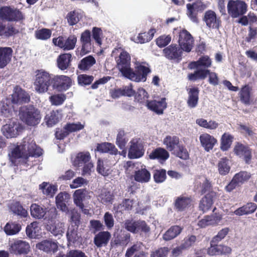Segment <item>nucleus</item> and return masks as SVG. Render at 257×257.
<instances>
[{
    "mask_svg": "<svg viewBox=\"0 0 257 257\" xmlns=\"http://www.w3.org/2000/svg\"><path fill=\"white\" fill-rule=\"evenodd\" d=\"M213 202V198L211 195L207 194L201 200L199 208L203 212H205L211 208Z\"/></svg>",
    "mask_w": 257,
    "mask_h": 257,
    "instance_id": "49530a36",
    "label": "nucleus"
},
{
    "mask_svg": "<svg viewBox=\"0 0 257 257\" xmlns=\"http://www.w3.org/2000/svg\"><path fill=\"white\" fill-rule=\"evenodd\" d=\"M128 156L131 159L142 157L145 152L143 143L140 138H134L129 143Z\"/></svg>",
    "mask_w": 257,
    "mask_h": 257,
    "instance_id": "6e6552de",
    "label": "nucleus"
},
{
    "mask_svg": "<svg viewBox=\"0 0 257 257\" xmlns=\"http://www.w3.org/2000/svg\"><path fill=\"white\" fill-rule=\"evenodd\" d=\"M186 15L188 18L192 22L198 24L199 23L198 12L192 7L190 3L186 5Z\"/></svg>",
    "mask_w": 257,
    "mask_h": 257,
    "instance_id": "603ef678",
    "label": "nucleus"
},
{
    "mask_svg": "<svg viewBox=\"0 0 257 257\" xmlns=\"http://www.w3.org/2000/svg\"><path fill=\"white\" fill-rule=\"evenodd\" d=\"M155 32L154 29H151L148 33H140L136 37L132 38L131 40L137 43L144 44L153 39Z\"/></svg>",
    "mask_w": 257,
    "mask_h": 257,
    "instance_id": "72a5a7b5",
    "label": "nucleus"
},
{
    "mask_svg": "<svg viewBox=\"0 0 257 257\" xmlns=\"http://www.w3.org/2000/svg\"><path fill=\"white\" fill-rule=\"evenodd\" d=\"M52 81V85L54 89L58 91L67 90L71 86V79L65 75H54Z\"/></svg>",
    "mask_w": 257,
    "mask_h": 257,
    "instance_id": "9d476101",
    "label": "nucleus"
},
{
    "mask_svg": "<svg viewBox=\"0 0 257 257\" xmlns=\"http://www.w3.org/2000/svg\"><path fill=\"white\" fill-rule=\"evenodd\" d=\"M71 57V54L69 53H66L59 55L57 59L58 67L61 70L66 69L70 64Z\"/></svg>",
    "mask_w": 257,
    "mask_h": 257,
    "instance_id": "f704fd0d",
    "label": "nucleus"
},
{
    "mask_svg": "<svg viewBox=\"0 0 257 257\" xmlns=\"http://www.w3.org/2000/svg\"><path fill=\"white\" fill-rule=\"evenodd\" d=\"M227 7L229 15L231 17L235 18L246 13L247 6L243 1L230 0Z\"/></svg>",
    "mask_w": 257,
    "mask_h": 257,
    "instance_id": "0eeeda50",
    "label": "nucleus"
},
{
    "mask_svg": "<svg viewBox=\"0 0 257 257\" xmlns=\"http://www.w3.org/2000/svg\"><path fill=\"white\" fill-rule=\"evenodd\" d=\"M95 151H98L102 153H108L112 155H115L118 153V150L115 146L108 142L97 144Z\"/></svg>",
    "mask_w": 257,
    "mask_h": 257,
    "instance_id": "a878e982",
    "label": "nucleus"
},
{
    "mask_svg": "<svg viewBox=\"0 0 257 257\" xmlns=\"http://www.w3.org/2000/svg\"><path fill=\"white\" fill-rule=\"evenodd\" d=\"M152 159H157L160 161H164L169 157V154L168 151L162 148H158L154 150L149 155Z\"/></svg>",
    "mask_w": 257,
    "mask_h": 257,
    "instance_id": "4c0bfd02",
    "label": "nucleus"
},
{
    "mask_svg": "<svg viewBox=\"0 0 257 257\" xmlns=\"http://www.w3.org/2000/svg\"><path fill=\"white\" fill-rule=\"evenodd\" d=\"M65 99L66 96L62 94L53 95L49 97V100L51 104L56 106L61 105Z\"/></svg>",
    "mask_w": 257,
    "mask_h": 257,
    "instance_id": "e2e57ef3",
    "label": "nucleus"
},
{
    "mask_svg": "<svg viewBox=\"0 0 257 257\" xmlns=\"http://www.w3.org/2000/svg\"><path fill=\"white\" fill-rule=\"evenodd\" d=\"M250 90L251 89L248 85H245L240 90V101L245 105L250 104Z\"/></svg>",
    "mask_w": 257,
    "mask_h": 257,
    "instance_id": "8fccbe9b",
    "label": "nucleus"
},
{
    "mask_svg": "<svg viewBox=\"0 0 257 257\" xmlns=\"http://www.w3.org/2000/svg\"><path fill=\"white\" fill-rule=\"evenodd\" d=\"M220 220V218L214 216H207L198 222V225L201 228L206 227L209 225L216 224Z\"/></svg>",
    "mask_w": 257,
    "mask_h": 257,
    "instance_id": "a18cd8bd",
    "label": "nucleus"
},
{
    "mask_svg": "<svg viewBox=\"0 0 257 257\" xmlns=\"http://www.w3.org/2000/svg\"><path fill=\"white\" fill-rule=\"evenodd\" d=\"M19 116L22 121L30 126L37 125L40 122L42 118L40 110L33 105L21 107L19 110Z\"/></svg>",
    "mask_w": 257,
    "mask_h": 257,
    "instance_id": "20e7f679",
    "label": "nucleus"
},
{
    "mask_svg": "<svg viewBox=\"0 0 257 257\" xmlns=\"http://www.w3.org/2000/svg\"><path fill=\"white\" fill-rule=\"evenodd\" d=\"M47 208L37 203H33L30 206V213L31 216L38 220H45L46 219Z\"/></svg>",
    "mask_w": 257,
    "mask_h": 257,
    "instance_id": "a211bd4d",
    "label": "nucleus"
},
{
    "mask_svg": "<svg viewBox=\"0 0 257 257\" xmlns=\"http://www.w3.org/2000/svg\"><path fill=\"white\" fill-rule=\"evenodd\" d=\"M193 38L186 30L181 31L179 35V46L184 51L189 52L191 51L193 44Z\"/></svg>",
    "mask_w": 257,
    "mask_h": 257,
    "instance_id": "1a4fd4ad",
    "label": "nucleus"
},
{
    "mask_svg": "<svg viewBox=\"0 0 257 257\" xmlns=\"http://www.w3.org/2000/svg\"><path fill=\"white\" fill-rule=\"evenodd\" d=\"M20 129L19 124L14 121H11L9 123L3 125L2 132L7 138L16 137L18 135Z\"/></svg>",
    "mask_w": 257,
    "mask_h": 257,
    "instance_id": "f3484780",
    "label": "nucleus"
},
{
    "mask_svg": "<svg viewBox=\"0 0 257 257\" xmlns=\"http://www.w3.org/2000/svg\"><path fill=\"white\" fill-rule=\"evenodd\" d=\"M36 247L46 252H55L58 248L56 242L52 240H45L36 244Z\"/></svg>",
    "mask_w": 257,
    "mask_h": 257,
    "instance_id": "bb28decb",
    "label": "nucleus"
},
{
    "mask_svg": "<svg viewBox=\"0 0 257 257\" xmlns=\"http://www.w3.org/2000/svg\"><path fill=\"white\" fill-rule=\"evenodd\" d=\"M200 68L208 69L212 64V61L208 56H203L198 59Z\"/></svg>",
    "mask_w": 257,
    "mask_h": 257,
    "instance_id": "338daca9",
    "label": "nucleus"
},
{
    "mask_svg": "<svg viewBox=\"0 0 257 257\" xmlns=\"http://www.w3.org/2000/svg\"><path fill=\"white\" fill-rule=\"evenodd\" d=\"M182 228L178 225L171 226L163 235V239L166 241L170 240L178 236L181 232Z\"/></svg>",
    "mask_w": 257,
    "mask_h": 257,
    "instance_id": "e433bc0d",
    "label": "nucleus"
},
{
    "mask_svg": "<svg viewBox=\"0 0 257 257\" xmlns=\"http://www.w3.org/2000/svg\"><path fill=\"white\" fill-rule=\"evenodd\" d=\"M61 112V110H53L46 114L44 119L48 126H53L60 121L62 116Z\"/></svg>",
    "mask_w": 257,
    "mask_h": 257,
    "instance_id": "4be33fe9",
    "label": "nucleus"
},
{
    "mask_svg": "<svg viewBox=\"0 0 257 257\" xmlns=\"http://www.w3.org/2000/svg\"><path fill=\"white\" fill-rule=\"evenodd\" d=\"M56 257H88L86 254L79 249H71L67 251L66 254L59 252Z\"/></svg>",
    "mask_w": 257,
    "mask_h": 257,
    "instance_id": "6e6d98bb",
    "label": "nucleus"
},
{
    "mask_svg": "<svg viewBox=\"0 0 257 257\" xmlns=\"http://www.w3.org/2000/svg\"><path fill=\"white\" fill-rule=\"evenodd\" d=\"M146 106L149 109L156 112L157 114H162L164 109L167 107L166 98H162L160 101H148L146 104Z\"/></svg>",
    "mask_w": 257,
    "mask_h": 257,
    "instance_id": "aec40b11",
    "label": "nucleus"
},
{
    "mask_svg": "<svg viewBox=\"0 0 257 257\" xmlns=\"http://www.w3.org/2000/svg\"><path fill=\"white\" fill-rule=\"evenodd\" d=\"M203 20L206 26L211 29H219L220 25V20L217 18L215 13L212 10H208L204 13Z\"/></svg>",
    "mask_w": 257,
    "mask_h": 257,
    "instance_id": "2eb2a0df",
    "label": "nucleus"
},
{
    "mask_svg": "<svg viewBox=\"0 0 257 257\" xmlns=\"http://www.w3.org/2000/svg\"><path fill=\"white\" fill-rule=\"evenodd\" d=\"M192 200L190 197L181 196L178 197L175 202V207L178 211H183L191 205Z\"/></svg>",
    "mask_w": 257,
    "mask_h": 257,
    "instance_id": "473e14b6",
    "label": "nucleus"
},
{
    "mask_svg": "<svg viewBox=\"0 0 257 257\" xmlns=\"http://www.w3.org/2000/svg\"><path fill=\"white\" fill-rule=\"evenodd\" d=\"M0 19L8 22H19L23 20L25 17L19 10L6 6L0 9Z\"/></svg>",
    "mask_w": 257,
    "mask_h": 257,
    "instance_id": "423d86ee",
    "label": "nucleus"
},
{
    "mask_svg": "<svg viewBox=\"0 0 257 257\" xmlns=\"http://www.w3.org/2000/svg\"><path fill=\"white\" fill-rule=\"evenodd\" d=\"M13 104H21L29 102L30 97L28 93L19 87H16L9 98Z\"/></svg>",
    "mask_w": 257,
    "mask_h": 257,
    "instance_id": "f8f14e48",
    "label": "nucleus"
},
{
    "mask_svg": "<svg viewBox=\"0 0 257 257\" xmlns=\"http://www.w3.org/2000/svg\"><path fill=\"white\" fill-rule=\"evenodd\" d=\"M134 177L136 181L146 183L150 180L151 174L145 167H142V168L135 170Z\"/></svg>",
    "mask_w": 257,
    "mask_h": 257,
    "instance_id": "5701e85b",
    "label": "nucleus"
},
{
    "mask_svg": "<svg viewBox=\"0 0 257 257\" xmlns=\"http://www.w3.org/2000/svg\"><path fill=\"white\" fill-rule=\"evenodd\" d=\"M49 230L55 236H61L64 233V223L60 222H55L49 226Z\"/></svg>",
    "mask_w": 257,
    "mask_h": 257,
    "instance_id": "09e8293b",
    "label": "nucleus"
},
{
    "mask_svg": "<svg viewBox=\"0 0 257 257\" xmlns=\"http://www.w3.org/2000/svg\"><path fill=\"white\" fill-rule=\"evenodd\" d=\"M149 95L146 90L143 88L138 89L135 96V99L140 103H147L148 102Z\"/></svg>",
    "mask_w": 257,
    "mask_h": 257,
    "instance_id": "bf43d9fd",
    "label": "nucleus"
},
{
    "mask_svg": "<svg viewBox=\"0 0 257 257\" xmlns=\"http://www.w3.org/2000/svg\"><path fill=\"white\" fill-rule=\"evenodd\" d=\"M26 232L27 235L31 238H35L40 235L41 227L39 225V223L37 221H34L28 225Z\"/></svg>",
    "mask_w": 257,
    "mask_h": 257,
    "instance_id": "7c9ffc66",
    "label": "nucleus"
},
{
    "mask_svg": "<svg viewBox=\"0 0 257 257\" xmlns=\"http://www.w3.org/2000/svg\"><path fill=\"white\" fill-rule=\"evenodd\" d=\"M209 73V70L206 69H198L193 73H189L188 75V78L192 81H195L197 80L204 79Z\"/></svg>",
    "mask_w": 257,
    "mask_h": 257,
    "instance_id": "58836bf2",
    "label": "nucleus"
},
{
    "mask_svg": "<svg viewBox=\"0 0 257 257\" xmlns=\"http://www.w3.org/2000/svg\"><path fill=\"white\" fill-rule=\"evenodd\" d=\"M21 225L15 222H8L4 228V230L8 235H13L18 233L21 229Z\"/></svg>",
    "mask_w": 257,
    "mask_h": 257,
    "instance_id": "ea45409f",
    "label": "nucleus"
},
{
    "mask_svg": "<svg viewBox=\"0 0 257 257\" xmlns=\"http://www.w3.org/2000/svg\"><path fill=\"white\" fill-rule=\"evenodd\" d=\"M96 63V60L92 55L85 57L78 64V68L82 71H87Z\"/></svg>",
    "mask_w": 257,
    "mask_h": 257,
    "instance_id": "c9c22d12",
    "label": "nucleus"
},
{
    "mask_svg": "<svg viewBox=\"0 0 257 257\" xmlns=\"http://www.w3.org/2000/svg\"><path fill=\"white\" fill-rule=\"evenodd\" d=\"M94 77L92 76L86 74H81L78 76V83L81 86L90 84L93 80Z\"/></svg>",
    "mask_w": 257,
    "mask_h": 257,
    "instance_id": "69168bd1",
    "label": "nucleus"
},
{
    "mask_svg": "<svg viewBox=\"0 0 257 257\" xmlns=\"http://www.w3.org/2000/svg\"><path fill=\"white\" fill-rule=\"evenodd\" d=\"M113 194L109 191L103 190L98 196V200L104 205L112 204L113 200Z\"/></svg>",
    "mask_w": 257,
    "mask_h": 257,
    "instance_id": "de8ad7c7",
    "label": "nucleus"
},
{
    "mask_svg": "<svg viewBox=\"0 0 257 257\" xmlns=\"http://www.w3.org/2000/svg\"><path fill=\"white\" fill-rule=\"evenodd\" d=\"M53 75L43 70L37 71L34 82L35 90L39 93H44L48 90L49 87L52 85Z\"/></svg>",
    "mask_w": 257,
    "mask_h": 257,
    "instance_id": "39448f33",
    "label": "nucleus"
},
{
    "mask_svg": "<svg viewBox=\"0 0 257 257\" xmlns=\"http://www.w3.org/2000/svg\"><path fill=\"white\" fill-rule=\"evenodd\" d=\"M10 99L2 100L0 103V115L8 117L12 112V105Z\"/></svg>",
    "mask_w": 257,
    "mask_h": 257,
    "instance_id": "79ce46f5",
    "label": "nucleus"
},
{
    "mask_svg": "<svg viewBox=\"0 0 257 257\" xmlns=\"http://www.w3.org/2000/svg\"><path fill=\"white\" fill-rule=\"evenodd\" d=\"M11 211L15 214L20 216L21 217H26L28 211L18 202L13 203L10 205Z\"/></svg>",
    "mask_w": 257,
    "mask_h": 257,
    "instance_id": "37998d69",
    "label": "nucleus"
},
{
    "mask_svg": "<svg viewBox=\"0 0 257 257\" xmlns=\"http://www.w3.org/2000/svg\"><path fill=\"white\" fill-rule=\"evenodd\" d=\"M51 34L50 30L43 28L35 32V37L37 39L46 40L50 38Z\"/></svg>",
    "mask_w": 257,
    "mask_h": 257,
    "instance_id": "13d9d810",
    "label": "nucleus"
},
{
    "mask_svg": "<svg viewBox=\"0 0 257 257\" xmlns=\"http://www.w3.org/2000/svg\"><path fill=\"white\" fill-rule=\"evenodd\" d=\"M39 189L41 191L43 194L50 197H53L57 191V186L43 182L39 185Z\"/></svg>",
    "mask_w": 257,
    "mask_h": 257,
    "instance_id": "c85d7f7f",
    "label": "nucleus"
},
{
    "mask_svg": "<svg viewBox=\"0 0 257 257\" xmlns=\"http://www.w3.org/2000/svg\"><path fill=\"white\" fill-rule=\"evenodd\" d=\"M230 165L229 159L224 158L221 159L218 163V171L220 175H226L230 171Z\"/></svg>",
    "mask_w": 257,
    "mask_h": 257,
    "instance_id": "a19ab883",
    "label": "nucleus"
},
{
    "mask_svg": "<svg viewBox=\"0 0 257 257\" xmlns=\"http://www.w3.org/2000/svg\"><path fill=\"white\" fill-rule=\"evenodd\" d=\"M163 143L169 151H175L179 146V138L175 135H168L164 139Z\"/></svg>",
    "mask_w": 257,
    "mask_h": 257,
    "instance_id": "b1692460",
    "label": "nucleus"
},
{
    "mask_svg": "<svg viewBox=\"0 0 257 257\" xmlns=\"http://www.w3.org/2000/svg\"><path fill=\"white\" fill-rule=\"evenodd\" d=\"M30 245L26 241L17 239L10 245V251L16 254H27L30 250Z\"/></svg>",
    "mask_w": 257,
    "mask_h": 257,
    "instance_id": "ddd939ff",
    "label": "nucleus"
},
{
    "mask_svg": "<svg viewBox=\"0 0 257 257\" xmlns=\"http://www.w3.org/2000/svg\"><path fill=\"white\" fill-rule=\"evenodd\" d=\"M188 97L187 101L190 108H195L197 106L199 99V89L193 87L188 89Z\"/></svg>",
    "mask_w": 257,
    "mask_h": 257,
    "instance_id": "cd10ccee",
    "label": "nucleus"
},
{
    "mask_svg": "<svg viewBox=\"0 0 257 257\" xmlns=\"http://www.w3.org/2000/svg\"><path fill=\"white\" fill-rule=\"evenodd\" d=\"M91 156L89 152H80L77 155L73 161V164L76 166H80L89 162Z\"/></svg>",
    "mask_w": 257,
    "mask_h": 257,
    "instance_id": "c03bdc74",
    "label": "nucleus"
},
{
    "mask_svg": "<svg viewBox=\"0 0 257 257\" xmlns=\"http://www.w3.org/2000/svg\"><path fill=\"white\" fill-rule=\"evenodd\" d=\"M70 199V195L69 193L63 192L59 193L56 197V204L58 209L68 214L69 213L67 204Z\"/></svg>",
    "mask_w": 257,
    "mask_h": 257,
    "instance_id": "dca6fc26",
    "label": "nucleus"
},
{
    "mask_svg": "<svg viewBox=\"0 0 257 257\" xmlns=\"http://www.w3.org/2000/svg\"><path fill=\"white\" fill-rule=\"evenodd\" d=\"M251 175L246 171H241L236 174L233 177L239 186L247 181L250 178Z\"/></svg>",
    "mask_w": 257,
    "mask_h": 257,
    "instance_id": "3c124183",
    "label": "nucleus"
},
{
    "mask_svg": "<svg viewBox=\"0 0 257 257\" xmlns=\"http://www.w3.org/2000/svg\"><path fill=\"white\" fill-rule=\"evenodd\" d=\"M78 226L74 225L68 228L66 236L69 242H74L78 240L79 238L77 234Z\"/></svg>",
    "mask_w": 257,
    "mask_h": 257,
    "instance_id": "864d4df0",
    "label": "nucleus"
},
{
    "mask_svg": "<svg viewBox=\"0 0 257 257\" xmlns=\"http://www.w3.org/2000/svg\"><path fill=\"white\" fill-rule=\"evenodd\" d=\"M183 50L176 44H171L163 50L166 58L171 60L180 61L182 59Z\"/></svg>",
    "mask_w": 257,
    "mask_h": 257,
    "instance_id": "9b49d317",
    "label": "nucleus"
},
{
    "mask_svg": "<svg viewBox=\"0 0 257 257\" xmlns=\"http://www.w3.org/2000/svg\"><path fill=\"white\" fill-rule=\"evenodd\" d=\"M96 171L99 174L103 176H108L110 173V168L104 164V162L99 159L97 162Z\"/></svg>",
    "mask_w": 257,
    "mask_h": 257,
    "instance_id": "5fc2aeb1",
    "label": "nucleus"
},
{
    "mask_svg": "<svg viewBox=\"0 0 257 257\" xmlns=\"http://www.w3.org/2000/svg\"><path fill=\"white\" fill-rule=\"evenodd\" d=\"M88 192L85 189H78L75 191L73 194L74 204L79 208L84 207L83 201L85 200Z\"/></svg>",
    "mask_w": 257,
    "mask_h": 257,
    "instance_id": "c756f323",
    "label": "nucleus"
},
{
    "mask_svg": "<svg viewBox=\"0 0 257 257\" xmlns=\"http://www.w3.org/2000/svg\"><path fill=\"white\" fill-rule=\"evenodd\" d=\"M111 237V234L108 231L98 232L94 238V243L98 247L106 246Z\"/></svg>",
    "mask_w": 257,
    "mask_h": 257,
    "instance_id": "412c9836",
    "label": "nucleus"
},
{
    "mask_svg": "<svg viewBox=\"0 0 257 257\" xmlns=\"http://www.w3.org/2000/svg\"><path fill=\"white\" fill-rule=\"evenodd\" d=\"M13 53L10 47H0V68H4L11 61Z\"/></svg>",
    "mask_w": 257,
    "mask_h": 257,
    "instance_id": "393cba45",
    "label": "nucleus"
},
{
    "mask_svg": "<svg viewBox=\"0 0 257 257\" xmlns=\"http://www.w3.org/2000/svg\"><path fill=\"white\" fill-rule=\"evenodd\" d=\"M127 140L125 138V133L123 130H119L116 136V144L120 149L124 148Z\"/></svg>",
    "mask_w": 257,
    "mask_h": 257,
    "instance_id": "4d7b16f0",
    "label": "nucleus"
},
{
    "mask_svg": "<svg viewBox=\"0 0 257 257\" xmlns=\"http://www.w3.org/2000/svg\"><path fill=\"white\" fill-rule=\"evenodd\" d=\"M256 208L257 205L256 204L252 202L247 203L245 205L235 210L234 213L238 216L249 214L254 212Z\"/></svg>",
    "mask_w": 257,
    "mask_h": 257,
    "instance_id": "2f4dec72",
    "label": "nucleus"
},
{
    "mask_svg": "<svg viewBox=\"0 0 257 257\" xmlns=\"http://www.w3.org/2000/svg\"><path fill=\"white\" fill-rule=\"evenodd\" d=\"M234 154L239 158H242L246 164H249L251 159L250 149L240 143H236L234 147Z\"/></svg>",
    "mask_w": 257,
    "mask_h": 257,
    "instance_id": "4468645a",
    "label": "nucleus"
},
{
    "mask_svg": "<svg viewBox=\"0 0 257 257\" xmlns=\"http://www.w3.org/2000/svg\"><path fill=\"white\" fill-rule=\"evenodd\" d=\"M103 33L101 29L98 27H93L92 31L85 30L80 35V55L83 56L90 53L93 47V41L98 46L102 44Z\"/></svg>",
    "mask_w": 257,
    "mask_h": 257,
    "instance_id": "7ed1b4c3",
    "label": "nucleus"
},
{
    "mask_svg": "<svg viewBox=\"0 0 257 257\" xmlns=\"http://www.w3.org/2000/svg\"><path fill=\"white\" fill-rule=\"evenodd\" d=\"M77 42V37L75 35L70 36L67 39H64V50H70L75 48Z\"/></svg>",
    "mask_w": 257,
    "mask_h": 257,
    "instance_id": "052dcab7",
    "label": "nucleus"
},
{
    "mask_svg": "<svg viewBox=\"0 0 257 257\" xmlns=\"http://www.w3.org/2000/svg\"><path fill=\"white\" fill-rule=\"evenodd\" d=\"M153 177L155 182L157 183L163 182L166 178V170L164 169L156 170Z\"/></svg>",
    "mask_w": 257,
    "mask_h": 257,
    "instance_id": "0e129e2a",
    "label": "nucleus"
},
{
    "mask_svg": "<svg viewBox=\"0 0 257 257\" xmlns=\"http://www.w3.org/2000/svg\"><path fill=\"white\" fill-rule=\"evenodd\" d=\"M117 65L122 75L136 82H145L147 75L151 72L149 68L140 65L134 71L130 67L131 56L126 51H122L116 59Z\"/></svg>",
    "mask_w": 257,
    "mask_h": 257,
    "instance_id": "f257e3e1",
    "label": "nucleus"
},
{
    "mask_svg": "<svg viewBox=\"0 0 257 257\" xmlns=\"http://www.w3.org/2000/svg\"><path fill=\"white\" fill-rule=\"evenodd\" d=\"M199 140L202 147L206 152L211 150L217 143V140L214 137L207 133L201 135Z\"/></svg>",
    "mask_w": 257,
    "mask_h": 257,
    "instance_id": "6ab92c4d",
    "label": "nucleus"
},
{
    "mask_svg": "<svg viewBox=\"0 0 257 257\" xmlns=\"http://www.w3.org/2000/svg\"><path fill=\"white\" fill-rule=\"evenodd\" d=\"M232 137L229 135L224 134L221 138V149L223 151H226L230 147L232 142Z\"/></svg>",
    "mask_w": 257,
    "mask_h": 257,
    "instance_id": "680f3d73",
    "label": "nucleus"
},
{
    "mask_svg": "<svg viewBox=\"0 0 257 257\" xmlns=\"http://www.w3.org/2000/svg\"><path fill=\"white\" fill-rule=\"evenodd\" d=\"M68 24L70 26L76 24L79 21V14L75 11L69 13L66 17Z\"/></svg>",
    "mask_w": 257,
    "mask_h": 257,
    "instance_id": "774afa93",
    "label": "nucleus"
},
{
    "mask_svg": "<svg viewBox=\"0 0 257 257\" xmlns=\"http://www.w3.org/2000/svg\"><path fill=\"white\" fill-rule=\"evenodd\" d=\"M42 154V150L38 147L34 139L27 137L23 139L22 144L16 147L11 154H9L10 161L12 165H18V160L22 159L26 161L29 157H38Z\"/></svg>",
    "mask_w": 257,
    "mask_h": 257,
    "instance_id": "f03ea898",
    "label": "nucleus"
}]
</instances>
